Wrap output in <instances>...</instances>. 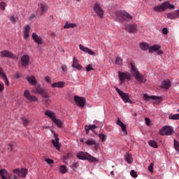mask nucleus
<instances>
[{"mask_svg": "<svg viewBox=\"0 0 179 179\" xmlns=\"http://www.w3.org/2000/svg\"><path fill=\"white\" fill-rule=\"evenodd\" d=\"M71 66L75 69H78V71H80V69L83 68V66L79 64V60H78L76 57H74L73 59V64Z\"/></svg>", "mask_w": 179, "mask_h": 179, "instance_id": "nucleus-18", "label": "nucleus"}, {"mask_svg": "<svg viewBox=\"0 0 179 179\" xmlns=\"http://www.w3.org/2000/svg\"><path fill=\"white\" fill-rule=\"evenodd\" d=\"M48 103H51V99H50V96H48L46 94L45 95V103H46V105L48 104Z\"/></svg>", "mask_w": 179, "mask_h": 179, "instance_id": "nucleus-50", "label": "nucleus"}, {"mask_svg": "<svg viewBox=\"0 0 179 179\" xmlns=\"http://www.w3.org/2000/svg\"><path fill=\"white\" fill-rule=\"evenodd\" d=\"M80 142H81L82 143H83V142H85V138H80Z\"/></svg>", "mask_w": 179, "mask_h": 179, "instance_id": "nucleus-63", "label": "nucleus"}, {"mask_svg": "<svg viewBox=\"0 0 179 179\" xmlns=\"http://www.w3.org/2000/svg\"><path fill=\"white\" fill-rule=\"evenodd\" d=\"M38 12L39 15H44L45 12V3L42 2L38 4Z\"/></svg>", "mask_w": 179, "mask_h": 179, "instance_id": "nucleus-26", "label": "nucleus"}, {"mask_svg": "<svg viewBox=\"0 0 179 179\" xmlns=\"http://www.w3.org/2000/svg\"><path fill=\"white\" fill-rule=\"evenodd\" d=\"M0 57H1V58L3 57H6V58H12V59H17V57L15 55H13V53H12L11 52L8 51V50H3L1 52H0Z\"/></svg>", "mask_w": 179, "mask_h": 179, "instance_id": "nucleus-10", "label": "nucleus"}, {"mask_svg": "<svg viewBox=\"0 0 179 179\" xmlns=\"http://www.w3.org/2000/svg\"><path fill=\"white\" fill-rule=\"evenodd\" d=\"M174 130L171 126H165L159 131V135L164 136V135L169 136L170 135H173Z\"/></svg>", "mask_w": 179, "mask_h": 179, "instance_id": "nucleus-4", "label": "nucleus"}, {"mask_svg": "<svg viewBox=\"0 0 179 179\" xmlns=\"http://www.w3.org/2000/svg\"><path fill=\"white\" fill-rule=\"evenodd\" d=\"M8 146L10 148V152L13 151V144H8Z\"/></svg>", "mask_w": 179, "mask_h": 179, "instance_id": "nucleus-60", "label": "nucleus"}, {"mask_svg": "<svg viewBox=\"0 0 179 179\" xmlns=\"http://www.w3.org/2000/svg\"><path fill=\"white\" fill-rule=\"evenodd\" d=\"M27 82H29V85L32 86H36L37 85V80H36V77L34 76H28L26 78Z\"/></svg>", "mask_w": 179, "mask_h": 179, "instance_id": "nucleus-23", "label": "nucleus"}, {"mask_svg": "<svg viewBox=\"0 0 179 179\" xmlns=\"http://www.w3.org/2000/svg\"><path fill=\"white\" fill-rule=\"evenodd\" d=\"M100 139H101L102 142H104L106 139H107V136L103 134H101L99 135Z\"/></svg>", "mask_w": 179, "mask_h": 179, "instance_id": "nucleus-45", "label": "nucleus"}, {"mask_svg": "<svg viewBox=\"0 0 179 179\" xmlns=\"http://www.w3.org/2000/svg\"><path fill=\"white\" fill-rule=\"evenodd\" d=\"M169 120H179V114L171 115L169 116Z\"/></svg>", "mask_w": 179, "mask_h": 179, "instance_id": "nucleus-38", "label": "nucleus"}, {"mask_svg": "<svg viewBox=\"0 0 179 179\" xmlns=\"http://www.w3.org/2000/svg\"><path fill=\"white\" fill-rule=\"evenodd\" d=\"M29 33H30V26L25 25L23 29V36H24V40H27V38H29Z\"/></svg>", "mask_w": 179, "mask_h": 179, "instance_id": "nucleus-21", "label": "nucleus"}, {"mask_svg": "<svg viewBox=\"0 0 179 179\" xmlns=\"http://www.w3.org/2000/svg\"><path fill=\"white\" fill-rule=\"evenodd\" d=\"M10 21L13 23V24H15L16 23V20L15 19L14 15H11L10 17Z\"/></svg>", "mask_w": 179, "mask_h": 179, "instance_id": "nucleus-48", "label": "nucleus"}, {"mask_svg": "<svg viewBox=\"0 0 179 179\" xmlns=\"http://www.w3.org/2000/svg\"><path fill=\"white\" fill-rule=\"evenodd\" d=\"M73 166L76 168V169H78L79 167V164L78 162H75L73 164Z\"/></svg>", "mask_w": 179, "mask_h": 179, "instance_id": "nucleus-59", "label": "nucleus"}, {"mask_svg": "<svg viewBox=\"0 0 179 179\" xmlns=\"http://www.w3.org/2000/svg\"><path fill=\"white\" fill-rule=\"evenodd\" d=\"M110 174H111V176H114V171H112L110 172Z\"/></svg>", "mask_w": 179, "mask_h": 179, "instance_id": "nucleus-64", "label": "nucleus"}, {"mask_svg": "<svg viewBox=\"0 0 179 179\" xmlns=\"http://www.w3.org/2000/svg\"><path fill=\"white\" fill-rule=\"evenodd\" d=\"M4 89H5V87L3 86V83L0 82V92H3Z\"/></svg>", "mask_w": 179, "mask_h": 179, "instance_id": "nucleus-56", "label": "nucleus"}, {"mask_svg": "<svg viewBox=\"0 0 179 179\" xmlns=\"http://www.w3.org/2000/svg\"><path fill=\"white\" fill-rule=\"evenodd\" d=\"M118 78L120 80V85H122V83H124V82H125V80H131V74H129V73L128 72H121L119 71L118 72Z\"/></svg>", "mask_w": 179, "mask_h": 179, "instance_id": "nucleus-7", "label": "nucleus"}, {"mask_svg": "<svg viewBox=\"0 0 179 179\" xmlns=\"http://www.w3.org/2000/svg\"><path fill=\"white\" fill-rule=\"evenodd\" d=\"M74 101L76 106H78V107H81V108H83L85 107V104H86V99L79 96H75Z\"/></svg>", "mask_w": 179, "mask_h": 179, "instance_id": "nucleus-8", "label": "nucleus"}, {"mask_svg": "<svg viewBox=\"0 0 179 179\" xmlns=\"http://www.w3.org/2000/svg\"><path fill=\"white\" fill-rule=\"evenodd\" d=\"M115 64L117 65H122V59L120 57H116Z\"/></svg>", "mask_w": 179, "mask_h": 179, "instance_id": "nucleus-39", "label": "nucleus"}, {"mask_svg": "<svg viewBox=\"0 0 179 179\" xmlns=\"http://www.w3.org/2000/svg\"><path fill=\"white\" fill-rule=\"evenodd\" d=\"M162 33H163V34H169V29L163 28Z\"/></svg>", "mask_w": 179, "mask_h": 179, "instance_id": "nucleus-54", "label": "nucleus"}, {"mask_svg": "<svg viewBox=\"0 0 179 179\" xmlns=\"http://www.w3.org/2000/svg\"><path fill=\"white\" fill-rule=\"evenodd\" d=\"M29 64H30V57L27 55H24L21 57V65L24 66V68H27Z\"/></svg>", "mask_w": 179, "mask_h": 179, "instance_id": "nucleus-14", "label": "nucleus"}, {"mask_svg": "<svg viewBox=\"0 0 179 179\" xmlns=\"http://www.w3.org/2000/svg\"><path fill=\"white\" fill-rule=\"evenodd\" d=\"M96 140H94V138H90L88 140L86 141L85 143L88 145V146H94V145H96Z\"/></svg>", "mask_w": 179, "mask_h": 179, "instance_id": "nucleus-31", "label": "nucleus"}, {"mask_svg": "<svg viewBox=\"0 0 179 179\" xmlns=\"http://www.w3.org/2000/svg\"><path fill=\"white\" fill-rule=\"evenodd\" d=\"M86 71L87 72H90V71H93V66L92 64H88L86 67H85Z\"/></svg>", "mask_w": 179, "mask_h": 179, "instance_id": "nucleus-43", "label": "nucleus"}, {"mask_svg": "<svg viewBox=\"0 0 179 179\" xmlns=\"http://www.w3.org/2000/svg\"><path fill=\"white\" fill-rule=\"evenodd\" d=\"M94 148L96 150H97V146H99V144H97V143H96V145H94Z\"/></svg>", "mask_w": 179, "mask_h": 179, "instance_id": "nucleus-62", "label": "nucleus"}, {"mask_svg": "<svg viewBox=\"0 0 179 179\" xmlns=\"http://www.w3.org/2000/svg\"><path fill=\"white\" fill-rule=\"evenodd\" d=\"M162 47L159 45H154L153 46H151L149 48V52L152 53V52H157V51H159V50H160Z\"/></svg>", "mask_w": 179, "mask_h": 179, "instance_id": "nucleus-28", "label": "nucleus"}, {"mask_svg": "<svg viewBox=\"0 0 179 179\" xmlns=\"http://www.w3.org/2000/svg\"><path fill=\"white\" fill-rule=\"evenodd\" d=\"M75 27H78V25L75 23H69L66 22L65 25L64 26V29H75Z\"/></svg>", "mask_w": 179, "mask_h": 179, "instance_id": "nucleus-30", "label": "nucleus"}, {"mask_svg": "<svg viewBox=\"0 0 179 179\" xmlns=\"http://www.w3.org/2000/svg\"><path fill=\"white\" fill-rule=\"evenodd\" d=\"M153 167H155V164H153V163H151L148 166V170L149 171H150V173H153Z\"/></svg>", "mask_w": 179, "mask_h": 179, "instance_id": "nucleus-47", "label": "nucleus"}, {"mask_svg": "<svg viewBox=\"0 0 179 179\" xmlns=\"http://www.w3.org/2000/svg\"><path fill=\"white\" fill-rule=\"evenodd\" d=\"M125 160L126 162H127V163H132V162H134V159H132V155H131L130 154H127L125 155Z\"/></svg>", "mask_w": 179, "mask_h": 179, "instance_id": "nucleus-36", "label": "nucleus"}, {"mask_svg": "<svg viewBox=\"0 0 179 179\" xmlns=\"http://www.w3.org/2000/svg\"><path fill=\"white\" fill-rule=\"evenodd\" d=\"M59 171L62 174H65L68 172V168L65 165H62L59 166Z\"/></svg>", "mask_w": 179, "mask_h": 179, "instance_id": "nucleus-34", "label": "nucleus"}, {"mask_svg": "<svg viewBox=\"0 0 179 179\" xmlns=\"http://www.w3.org/2000/svg\"><path fill=\"white\" fill-rule=\"evenodd\" d=\"M117 125L120 127V128H121L123 134H124V135H127L128 134V131H127V125L124 124V123L122 122H121L120 120V119H118L117 121Z\"/></svg>", "mask_w": 179, "mask_h": 179, "instance_id": "nucleus-24", "label": "nucleus"}, {"mask_svg": "<svg viewBox=\"0 0 179 179\" xmlns=\"http://www.w3.org/2000/svg\"><path fill=\"white\" fill-rule=\"evenodd\" d=\"M166 6H169V1H165L160 6L154 7V10H155V12H164Z\"/></svg>", "mask_w": 179, "mask_h": 179, "instance_id": "nucleus-17", "label": "nucleus"}, {"mask_svg": "<svg viewBox=\"0 0 179 179\" xmlns=\"http://www.w3.org/2000/svg\"><path fill=\"white\" fill-rule=\"evenodd\" d=\"M52 133L54 135L53 138H55V140H52V143L57 150H59V149H61V144H59V138H58V134H56L54 131H52Z\"/></svg>", "mask_w": 179, "mask_h": 179, "instance_id": "nucleus-11", "label": "nucleus"}, {"mask_svg": "<svg viewBox=\"0 0 179 179\" xmlns=\"http://www.w3.org/2000/svg\"><path fill=\"white\" fill-rule=\"evenodd\" d=\"M22 122L23 125H24L26 127L27 125V124H29V120H27V118L23 117H22Z\"/></svg>", "mask_w": 179, "mask_h": 179, "instance_id": "nucleus-41", "label": "nucleus"}, {"mask_svg": "<svg viewBox=\"0 0 179 179\" xmlns=\"http://www.w3.org/2000/svg\"><path fill=\"white\" fill-rule=\"evenodd\" d=\"M157 52L158 54V55H163V51L162 50H160L158 49V50H157Z\"/></svg>", "mask_w": 179, "mask_h": 179, "instance_id": "nucleus-58", "label": "nucleus"}, {"mask_svg": "<svg viewBox=\"0 0 179 179\" xmlns=\"http://www.w3.org/2000/svg\"><path fill=\"white\" fill-rule=\"evenodd\" d=\"M171 87V82L170 80H164L162 81V84L160 86L161 89H166V90H169Z\"/></svg>", "mask_w": 179, "mask_h": 179, "instance_id": "nucleus-22", "label": "nucleus"}, {"mask_svg": "<svg viewBox=\"0 0 179 179\" xmlns=\"http://www.w3.org/2000/svg\"><path fill=\"white\" fill-rule=\"evenodd\" d=\"M52 122L57 125L58 128H62V122L59 119L55 118Z\"/></svg>", "mask_w": 179, "mask_h": 179, "instance_id": "nucleus-33", "label": "nucleus"}, {"mask_svg": "<svg viewBox=\"0 0 179 179\" xmlns=\"http://www.w3.org/2000/svg\"><path fill=\"white\" fill-rule=\"evenodd\" d=\"M166 16L168 19H171V20L176 19V15H174V13H168L166 14Z\"/></svg>", "mask_w": 179, "mask_h": 179, "instance_id": "nucleus-40", "label": "nucleus"}, {"mask_svg": "<svg viewBox=\"0 0 179 179\" xmlns=\"http://www.w3.org/2000/svg\"><path fill=\"white\" fill-rule=\"evenodd\" d=\"M93 9L97 16H99L101 19H103L104 17V10H103V8H101V6L99 4V3H96L94 4Z\"/></svg>", "mask_w": 179, "mask_h": 179, "instance_id": "nucleus-6", "label": "nucleus"}, {"mask_svg": "<svg viewBox=\"0 0 179 179\" xmlns=\"http://www.w3.org/2000/svg\"><path fill=\"white\" fill-rule=\"evenodd\" d=\"M130 175L133 177V178H136L138 177V173L134 170H131L130 171Z\"/></svg>", "mask_w": 179, "mask_h": 179, "instance_id": "nucleus-42", "label": "nucleus"}, {"mask_svg": "<svg viewBox=\"0 0 179 179\" xmlns=\"http://www.w3.org/2000/svg\"><path fill=\"white\" fill-rule=\"evenodd\" d=\"M145 121L146 125L149 127V125H150V119H149L148 117H145Z\"/></svg>", "mask_w": 179, "mask_h": 179, "instance_id": "nucleus-51", "label": "nucleus"}, {"mask_svg": "<svg viewBox=\"0 0 179 179\" xmlns=\"http://www.w3.org/2000/svg\"><path fill=\"white\" fill-rule=\"evenodd\" d=\"M165 9H174V5H171L169 3V5L165 7Z\"/></svg>", "mask_w": 179, "mask_h": 179, "instance_id": "nucleus-52", "label": "nucleus"}, {"mask_svg": "<svg viewBox=\"0 0 179 179\" xmlns=\"http://www.w3.org/2000/svg\"><path fill=\"white\" fill-rule=\"evenodd\" d=\"M77 157L80 159V160H90L91 162H96V158L90 155L87 152H85L83 151H80L77 153Z\"/></svg>", "mask_w": 179, "mask_h": 179, "instance_id": "nucleus-3", "label": "nucleus"}, {"mask_svg": "<svg viewBox=\"0 0 179 179\" xmlns=\"http://www.w3.org/2000/svg\"><path fill=\"white\" fill-rule=\"evenodd\" d=\"M20 78V74L19 73H17L15 74V79H19Z\"/></svg>", "mask_w": 179, "mask_h": 179, "instance_id": "nucleus-61", "label": "nucleus"}, {"mask_svg": "<svg viewBox=\"0 0 179 179\" xmlns=\"http://www.w3.org/2000/svg\"><path fill=\"white\" fill-rule=\"evenodd\" d=\"M117 22L122 23V22H129L132 20V16L129 13H127L125 10L117 11L115 13Z\"/></svg>", "mask_w": 179, "mask_h": 179, "instance_id": "nucleus-1", "label": "nucleus"}, {"mask_svg": "<svg viewBox=\"0 0 179 179\" xmlns=\"http://www.w3.org/2000/svg\"><path fill=\"white\" fill-rule=\"evenodd\" d=\"M148 144L150 145V146H151L152 148H154L155 149H157V143L153 140H150L148 142Z\"/></svg>", "mask_w": 179, "mask_h": 179, "instance_id": "nucleus-37", "label": "nucleus"}, {"mask_svg": "<svg viewBox=\"0 0 179 179\" xmlns=\"http://www.w3.org/2000/svg\"><path fill=\"white\" fill-rule=\"evenodd\" d=\"M45 115H47V117H49V118H50L52 121H53L54 119L56 118L55 113L51 110H46Z\"/></svg>", "mask_w": 179, "mask_h": 179, "instance_id": "nucleus-29", "label": "nucleus"}, {"mask_svg": "<svg viewBox=\"0 0 179 179\" xmlns=\"http://www.w3.org/2000/svg\"><path fill=\"white\" fill-rule=\"evenodd\" d=\"M36 17V15L34 13H32L28 18V20H33Z\"/></svg>", "mask_w": 179, "mask_h": 179, "instance_id": "nucleus-55", "label": "nucleus"}, {"mask_svg": "<svg viewBox=\"0 0 179 179\" xmlns=\"http://www.w3.org/2000/svg\"><path fill=\"white\" fill-rule=\"evenodd\" d=\"M115 89L118 93L119 96H120L122 100H123L124 103H129V101H131V100L129 99V94H128V93L122 92L117 87H115Z\"/></svg>", "mask_w": 179, "mask_h": 179, "instance_id": "nucleus-5", "label": "nucleus"}, {"mask_svg": "<svg viewBox=\"0 0 179 179\" xmlns=\"http://www.w3.org/2000/svg\"><path fill=\"white\" fill-rule=\"evenodd\" d=\"M96 128H99V126H96V124H90V125H86L85 127V132L87 135L89 134V131H93V129H96Z\"/></svg>", "mask_w": 179, "mask_h": 179, "instance_id": "nucleus-27", "label": "nucleus"}, {"mask_svg": "<svg viewBox=\"0 0 179 179\" xmlns=\"http://www.w3.org/2000/svg\"><path fill=\"white\" fill-rule=\"evenodd\" d=\"M33 93L35 94H41L42 97H45V91L40 87V85H37V86L35 87L34 90H32Z\"/></svg>", "mask_w": 179, "mask_h": 179, "instance_id": "nucleus-16", "label": "nucleus"}, {"mask_svg": "<svg viewBox=\"0 0 179 179\" xmlns=\"http://www.w3.org/2000/svg\"><path fill=\"white\" fill-rule=\"evenodd\" d=\"M13 173L17 174L18 177H21L22 178H26V176H27V169H16L13 170Z\"/></svg>", "mask_w": 179, "mask_h": 179, "instance_id": "nucleus-12", "label": "nucleus"}, {"mask_svg": "<svg viewBox=\"0 0 179 179\" xmlns=\"http://www.w3.org/2000/svg\"><path fill=\"white\" fill-rule=\"evenodd\" d=\"M173 14L175 15V18L178 19V17H179V9L177 10L176 12H174Z\"/></svg>", "mask_w": 179, "mask_h": 179, "instance_id": "nucleus-53", "label": "nucleus"}, {"mask_svg": "<svg viewBox=\"0 0 179 179\" xmlns=\"http://www.w3.org/2000/svg\"><path fill=\"white\" fill-rule=\"evenodd\" d=\"M46 163H48V164H54V160L51 159H45Z\"/></svg>", "mask_w": 179, "mask_h": 179, "instance_id": "nucleus-49", "label": "nucleus"}, {"mask_svg": "<svg viewBox=\"0 0 179 179\" xmlns=\"http://www.w3.org/2000/svg\"><path fill=\"white\" fill-rule=\"evenodd\" d=\"M61 69H62V71H63V72H64L65 73L68 72V68L66 67V65L62 64L61 66Z\"/></svg>", "mask_w": 179, "mask_h": 179, "instance_id": "nucleus-46", "label": "nucleus"}, {"mask_svg": "<svg viewBox=\"0 0 179 179\" xmlns=\"http://www.w3.org/2000/svg\"><path fill=\"white\" fill-rule=\"evenodd\" d=\"M0 76L2 78V79L4 80L5 85L6 86H9V81L8 80V78L6 77V74H5V72L1 67H0Z\"/></svg>", "mask_w": 179, "mask_h": 179, "instance_id": "nucleus-25", "label": "nucleus"}, {"mask_svg": "<svg viewBox=\"0 0 179 179\" xmlns=\"http://www.w3.org/2000/svg\"><path fill=\"white\" fill-rule=\"evenodd\" d=\"M124 29L127 30V31H128V33H132L133 34L138 31V27L136 24H127L124 26Z\"/></svg>", "mask_w": 179, "mask_h": 179, "instance_id": "nucleus-13", "label": "nucleus"}, {"mask_svg": "<svg viewBox=\"0 0 179 179\" xmlns=\"http://www.w3.org/2000/svg\"><path fill=\"white\" fill-rule=\"evenodd\" d=\"M79 48L81 50V51L87 52L90 55H96V52L92 51V50H90L89 48L85 47L83 45H79Z\"/></svg>", "mask_w": 179, "mask_h": 179, "instance_id": "nucleus-19", "label": "nucleus"}, {"mask_svg": "<svg viewBox=\"0 0 179 179\" xmlns=\"http://www.w3.org/2000/svg\"><path fill=\"white\" fill-rule=\"evenodd\" d=\"M24 97L27 98L29 101H38V99L36 96H33L30 94V92L27 90L24 92Z\"/></svg>", "mask_w": 179, "mask_h": 179, "instance_id": "nucleus-15", "label": "nucleus"}, {"mask_svg": "<svg viewBox=\"0 0 179 179\" xmlns=\"http://www.w3.org/2000/svg\"><path fill=\"white\" fill-rule=\"evenodd\" d=\"M45 80L48 83H51V78L49 76L45 77Z\"/></svg>", "mask_w": 179, "mask_h": 179, "instance_id": "nucleus-57", "label": "nucleus"}, {"mask_svg": "<svg viewBox=\"0 0 179 179\" xmlns=\"http://www.w3.org/2000/svg\"><path fill=\"white\" fill-rule=\"evenodd\" d=\"M6 6V3H5V2H3V1H2V2L0 3V9H1V10H5Z\"/></svg>", "mask_w": 179, "mask_h": 179, "instance_id": "nucleus-44", "label": "nucleus"}, {"mask_svg": "<svg viewBox=\"0 0 179 179\" xmlns=\"http://www.w3.org/2000/svg\"><path fill=\"white\" fill-rule=\"evenodd\" d=\"M130 66L131 68L132 75L134 76L136 80H138V82H140L141 83H145L146 80L143 79V76H141V73H139V71L135 66V64L131 62Z\"/></svg>", "mask_w": 179, "mask_h": 179, "instance_id": "nucleus-2", "label": "nucleus"}, {"mask_svg": "<svg viewBox=\"0 0 179 179\" xmlns=\"http://www.w3.org/2000/svg\"><path fill=\"white\" fill-rule=\"evenodd\" d=\"M143 99L145 101H150V100H155V104H160V102L162 101V98L159 96H151L144 94H143Z\"/></svg>", "mask_w": 179, "mask_h": 179, "instance_id": "nucleus-9", "label": "nucleus"}, {"mask_svg": "<svg viewBox=\"0 0 179 179\" xmlns=\"http://www.w3.org/2000/svg\"><path fill=\"white\" fill-rule=\"evenodd\" d=\"M140 48L143 50V51H148V50H149V44L142 43L140 44Z\"/></svg>", "mask_w": 179, "mask_h": 179, "instance_id": "nucleus-35", "label": "nucleus"}, {"mask_svg": "<svg viewBox=\"0 0 179 179\" xmlns=\"http://www.w3.org/2000/svg\"><path fill=\"white\" fill-rule=\"evenodd\" d=\"M32 38L35 43L38 44V45L43 44V38L41 37L38 36V35H37L36 33L32 34Z\"/></svg>", "mask_w": 179, "mask_h": 179, "instance_id": "nucleus-20", "label": "nucleus"}, {"mask_svg": "<svg viewBox=\"0 0 179 179\" xmlns=\"http://www.w3.org/2000/svg\"><path fill=\"white\" fill-rule=\"evenodd\" d=\"M64 86H65V84L62 82H57V83H54L53 84H52V87H64Z\"/></svg>", "mask_w": 179, "mask_h": 179, "instance_id": "nucleus-32", "label": "nucleus"}]
</instances>
